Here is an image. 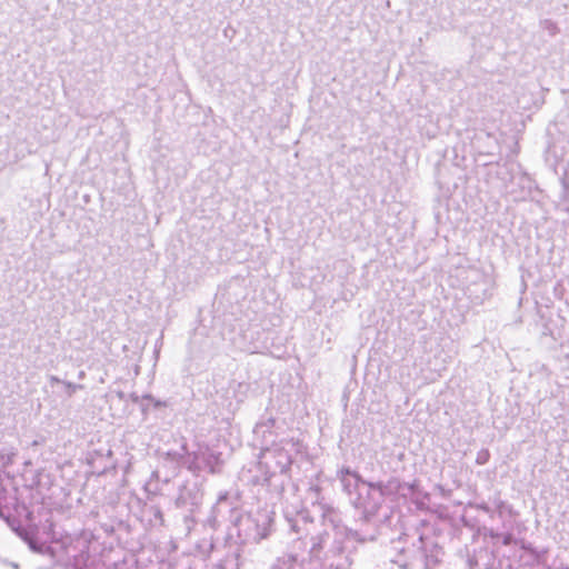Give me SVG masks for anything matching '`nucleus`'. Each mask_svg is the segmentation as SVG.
<instances>
[{
    "label": "nucleus",
    "instance_id": "obj_1",
    "mask_svg": "<svg viewBox=\"0 0 569 569\" xmlns=\"http://www.w3.org/2000/svg\"><path fill=\"white\" fill-rule=\"evenodd\" d=\"M358 495L357 505L369 513L375 512L382 501L381 488L367 482L358 485Z\"/></svg>",
    "mask_w": 569,
    "mask_h": 569
},
{
    "label": "nucleus",
    "instance_id": "obj_2",
    "mask_svg": "<svg viewBox=\"0 0 569 569\" xmlns=\"http://www.w3.org/2000/svg\"><path fill=\"white\" fill-rule=\"evenodd\" d=\"M24 539L28 541L30 548L34 551L44 552L48 549L46 542H38V540L33 537H26Z\"/></svg>",
    "mask_w": 569,
    "mask_h": 569
}]
</instances>
